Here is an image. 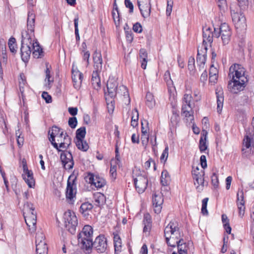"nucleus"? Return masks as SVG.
Masks as SVG:
<instances>
[{
    "mask_svg": "<svg viewBox=\"0 0 254 254\" xmlns=\"http://www.w3.org/2000/svg\"><path fill=\"white\" fill-rule=\"evenodd\" d=\"M220 32H221V39L224 45L228 44L230 40L231 31L229 25L223 23L220 26Z\"/></svg>",
    "mask_w": 254,
    "mask_h": 254,
    "instance_id": "a211bd4d",
    "label": "nucleus"
},
{
    "mask_svg": "<svg viewBox=\"0 0 254 254\" xmlns=\"http://www.w3.org/2000/svg\"><path fill=\"white\" fill-rule=\"evenodd\" d=\"M254 133H253L250 131V130H246V134L244 136V138L243 139V144L245 146L249 149L250 148H252L251 143L252 142V138Z\"/></svg>",
    "mask_w": 254,
    "mask_h": 254,
    "instance_id": "f704fd0d",
    "label": "nucleus"
},
{
    "mask_svg": "<svg viewBox=\"0 0 254 254\" xmlns=\"http://www.w3.org/2000/svg\"><path fill=\"white\" fill-rule=\"evenodd\" d=\"M86 134V128L82 127L77 129L76 131V139H83Z\"/></svg>",
    "mask_w": 254,
    "mask_h": 254,
    "instance_id": "49530a36",
    "label": "nucleus"
},
{
    "mask_svg": "<svg viewBox=\"0 0 254 254\" xmlns=\"http://www.w3.org/2000/svg\"><path fill=\"white\" fill-rule=\"evenodd\" d=\"M176 246L178 247L179 254H187V245L183 239H182V242L177 243Z\"/></svg>",
    "mask_w": 254,
    "mask_h": 254,
    "instance_id": "79ce46f5",
    "label": "nucleus"
},
{
    "mask_svg": "<svg viewBox=\"0 0 254 254\" xmlns=\"http://www.w3.org/2000/svg\"><path fill=\"white\" fill-rule=\"evenodd\" d=\"M75 144L78 149L82 151H86L89 148L87 143L83 139H76Z\"/></svg>",
    "mask_w": 254,
    "mask_h": 254,
    "instance_id": "a19ab883",
    "label": "nucleus"
},
{
    "mask_svg": "<svg viewBox=\"0 0 254 254\" xmlns=\"http://www.w3.org/2000/svg\"><path fill=\"white\" fill-rule=\"evenodd\" d=\"M76 177L70 176L67 182L66 198L69 203L73 204L75 199L76 193Z\"/></svg>",
    "mask_w": 254,
    "mask_h": 254,
    "instance_id": "6e6552de",
    "label": "nucleus"
},
{
    "mask_svg": "<svg viewBox=\"0 0 254 254\" xmlns=\"http://www.w3.org/2000/svg\"><path fill=\"white\" fill-rule=\"evenodd\" d=\"M143 223L144 224L143 232L149 234L152 227L151 218L149 214H144Z\"/></svg>",
    "mask_w": 254,
    "mask_h": 254,
    "instance_id": "c85d7f7f",
    "label": "nucleus"
},
{
    "mask_svg": "<svg viewBox=\"0 0 254 254\" xmlns=\"http://www.w3.org/2000/svg\"><path fill=\"white\" fill-rule=\"evenodd\" d=\"M45 237L42 232H38L35 237V243H41L45 242Z\"/></svg>",
    "mask_w": 254,
    "mask_h": 254,
    "instance_id": "09e8293b",
    "label": "nucleus"
},
{
    "mask_svg": "<svg viewBox=\"0 0 254 254\" xmlns=\"http://www.w3.org/2000/svg\"><path fill=\"white\" fill-rule=\"evenodd\" d=\"M141 140L143 146H144V147L146 148L149 140L148 134H141Z\"/></svg>",
    "mask_w": 254,
    "mask_h": 254,
    "instance_id": "13d9d810",
    "label": "nucleus"
},
{
    "mask_svg": "<svg viewBox=\"0 0 254 254\" xmlns=\"http://www.w3.org/2000/svg\"><path fill=\"white\" fill-rule=\"evenodd\" d=\"M133 178L135 189L139 193L143 192L147 188L148 180L145 175L140 174V172L133 173Z\"/></svg>",
    "mask_w": 254,
    "mask_h": 254,
    "instance_id": "9b49d317",
    "label": "nucleus"
},
{
    "mask_svg": "<svg viewBox=\"0 0 254 254\" xmlns=\"http://www.w3.org/2000/svg\"><path fill=\"white\" fill-rule=\"evenodd\" d=\"M249 79L247 77L240 80L234 78V76H233L232 79L228 82V88L232 93L237 94L244 89Z\"/></svg>",
    "mask_w": 254,
    "mask_h": 254,
    "instance_id": "9d476101",
    "label": "nucleus"
},
{
    "mask_svg": "<svg viewBox=\"0 0 254 254\" xmlns=\"http://www.w3.org/2000/svg\"><path fill=\"white\" fill-rule=\"evenodd\" d=\"M172 115L170 118V123L172 127H176L179 123L180 118L178 111L173 108L172 109Z\"/></svg>",
    "mask_w": 254,
    "mask_h": 254,
    "instance_id": "e433bc0d",
    "label": "nucleus"
},
{
    "mask_svg": "<svg viewBox=\"0 0 254 254\" xmlns=\"http://www.w3.org/2000/svg\"><path fill=\"white\" fill-rule=\"evenodd\" d=\"M133 30L136 33H141L142 31V26L139 22H136L133 26Z\"/></svg>",
    "mask_w": 254,
    "mask_h": 254,
    "instance_id": "e2e57ef3",
    "label": "nucleus"
},
{
    "mask_svg": "<svg viewBox=\"0 0 254 254\" xmlns=\"http://www.w3.org/2000/svg\"><path fill=\"white\" fill-rule=\"evenodd\" d=\"M107 240L103 235H100L92 242V248H94L98 253H103L107 248Z\"/></svg>",
    "mask_w": 254,
    "mask_h": 254,
    "instance_id": "ddd939ff",
    "label": "nucleus"
},
{
    "mask_svg": "<svg viewBox=\"0 0 254 254\" xmlns=\"http://www.w3.org/2000/svg\"><path fill=\"white\" fill-rule=\"evenodd\" d=\"M171 178L169 173L166 170H163L161 173V184L164 186H166L169 184Z\"/></svg>",
    "mask_w": 254,
    "mask_h": 254,
    "instance_id": "58836bf2",
    "label": "nucleus"
},
{
    "mask_svg": "<svg viewBox=\"0 0 254 254\" xmlns=\"http://www.w3.org/2000/svg\"><path fill=\"white\" fill-rule=\"evenodd\" d=\"M137 4L142 16L144 18H147L150 16L151 12V5L150 4H146L143 6V8L140 7V4L139 1H137Z\"/></svg>",
    "mask_w": 254,
    "mask_h": 254,
    "instance_id": "c9c22d12",
    "label": "nucleus"
},
{
    "mask_svg": "<svg viewBox=\"0 0 254 254\" xmlns=\"http://www.w3.org/2000/svg\"><path fill=\"white\" fill-rule=\"evenodd\" d=\"M100 71H93L92 78L91 84L94 89L98 90L100 88L101 82L99 77V72Z\"/></svg>",
    "mask_w": 254,
    "mask_h": 254,
    "instance_id": "cd10ccee",
    "label": "nucleus"
},
{
    "mask_svg": "<svg viewBox=\"0 0 254 254\" xmlns=\"http://www.w3.org/2000/svg\"><path fill=\"white\" fill-rule=\"evenodd\" d=\"M200 162L201 168L202 170L199 172V169L198 166H196L195 168L194 166H193L192 171V174L194 176L193 179H195L196 182H194V185H196V183L198 184V186L196 187V189L198 191L202 190L204 188L205 175L204 169L205 167H206V158L205 155H202L201 156Z\"/></svg>",
    "mask_w": 254,
    "mask_h": 254,
    "instance_id": "20e7f679",
    "label": "nucleus"
},
{
    "mask_svg": "<svg viewBox=\"0 0 254 254\" xmlns=\"http://www.w3.org/2000/svg\"><path fill=\"white\" fill-rule=\"evenodd\" d=\"M93 207V205L88 202L83 203L80 207V212L85 217L89 215V212L91 211Z\"/></svg>",
    "mask_w": 254,
    "mask_h": 254,
    "instance_id": "473e14b6",
    "label": "nucleus"
},
{
    "mask_svg": "<svg viewBox=\"0 0 254 254\" xmlns=\"http://www.w3.org/2000/svg\"><path fill=\"white\" fill-rule=\"evenodd\" d=\"M166 242L168 246L174 248L178 243L182 242L183 235L178 223L175 220L171 221L164 231Z\"/></svg>",
    "mask_w": 254,
    "mask_h": 254,
    "instance_id": "f257e3e1",
    "label": "nucleus"
},
{
    "mask_svg": "<svg viewBox=\"0 0 254 254\" xmlns=\"http://www.w3.org/2000/svg\"><path fill=\"white\" fill-rule=\"evenodd\" d=\"M49 134H50L49 140L52 145L58 152L61 151V149H59L58 144H60L63 140L64 135V131H62L61 128L55 126L49 131Z\"/></svg>",
    "mask_w": 254,
    "mask_h": 254,
    "instance_id": "423d86ee",
    "label": "nucleus"
},
{
    "mask_svg": "<svg viewBox=\"0 0 254 254\" xmlns=\"http://www.w3.org/2000/svg\"><path fill=\"white\" fill-rule=\"evenodd\" d=\"M148 123L146 120L141 121V134H148Z\"/></svg>",
    "mask_w": 254,
    "mask_h": 254,
    "instance_id": "864d4df0",
    "label": "nucleus"
},
{
    "mask_svg": "<svg viewBox=\"0 0 254 254\" xmlns=\"http://www.w3.org/2000/svg\"><path fill=\"white\" fill-rule=\"evenodd\" d=\"M138 112L136 109H134L132 111V117L131 121V126L133 127H135L138 125Z\"/></svg>",
    "mask_w": 254,
    "mask_h": 254,
    "instance_id": "37998d69",
    "label": "nucleus"
},
{
    "mask_svg": "<svg viewBox=\"0 0 254 254\" xmlns=\"http://www.w3.org/2000/svg\"><path fill=\"white\" fill-rule=\"evenodd\" d=\"M164 78L168 86L172 85L173 81L171 78L170 73L169 70L166 71L164 75Z\"/></svg>",
    "mask_w": 254,
    "mask_h": 254,
    "instance_id": "5fc2aeb1",
    "label": "nucleus"
},
{
    "mask_svg": "<svg viewBox=\"0 0 254 254\" xmlns=\"http://www.w3.org/2000/svg\"><path fill=\"white\" fill-rule=\"evenodd\" d=\"M27 30L32 33L34 32L35 21H27Z\"/></svg>",
    "mask_w": 254,
    "mask_h": 254,
    "instance_id": "680f3d73",
    "label": "nucleus"
},
{
    "mask_svg": "<svg viewBox=\"0 0 254 254\" xmlns=\"http://www.w3.org/2000/svg\"><path fill=\"white\" fill-rule=\"evenodd\" d=\"M237 206L240 216H243L245 213V206L244 200V192L243 189H239L237 194Z\"/></svg>",
    "mask_w": 254,
    "mask_h": 254,
    "instance_id": "aec40b11",
    "label": "nucleus"
},
{
    "mask_svg": "<svg viewBox=\"0 0 254 254\" xmlns=\"http://www.w3.org/2000/svg\"><path fill=\"white\" fill-rule=\"evenodd\" d=\"M23 216L29 231L31 233L35 232L36 228L37 213L33 204L28 202L24 204Z\"/></svg>",
    "mask_w": 254,
    "mask_h": 254,
    "instance_id": "f03ea898",
    "label": "nucleus"
},
{
    "mask_svg": "<svg viewBox=\"0 0 254 254\" xmlns=\"http://www.w3.org/2000/svg\"><path fill=\"white\" fill-rule=\"evenodd\" d=\"M114 249H115V254H117L118 253H120L122 250V241H117L114 242Z\"/></svg>",
    "mask_w": 254,
    "mask_h": 254,
    "instance_id": "4d7b16f0",
    "label": "nucleus"
},
{
    "mask_svg": "<svg viewBox=\"0 0 254 254\" xmlns=\"http://www.w3.org/2000/svg\"><path fill=\"white\" fill-rule=\"evenodd\" d=\"M37 254H48V247L46 242L36 244Z\"/></svg>",
    "mask_w": 254,
    "mask_h": 254,
    "instance_id": "4c0bfd02",
    "label": "nucleus"
},
{
    "mask_svg": "<svg viewBox=\"0 0 254 254\" xmlns=\"http://www.w3.org/2000/svg\"><path fill=\"white\" fill-rule=\"evenodd\" d=\"M220 10L224 11L227 7L226 0H215Z\"/></svg>",
    "mask_w": 254,
    "mask_h": 254,
    "instance_id": "3c124183",
    "label": "nucleus"
},
{
    "mask_svg": "<svg viewBox=\"0 0 254 254\" xmlns=\"http://www.w3.org/2000/svg\"><path fill=\"white\" fill-rule=\"evenodd\" d=\"M231 14L232 20L237 28L244 27L246 25V19L243 13L235 12L234 10H231Z\"/></svg>",
    "mask_w": 254,
    "mask_h": 254,
    "instance_id": "f3484780",
    "label": "nucleus"
},
{
    "mask_svg": "<svg viewBox=\"0 0 254 254\" xmlns=\"http://www.w3.org/2000/svg\"><path fill=\"white\" fill-rule=\"evenodd\" d=\"M211 184L214 189H217L219 188L218 175L216 172H213L211 176Z\"/></svg>",
    "mask_w": 254,
    "mask_h": 254,
    "instance_id": "c03bdc74",
    "label": "nucleus"
},
{
    "mask_svg": "<svg viewBox=\"0 0 254 254\" xmlns=\"http://www.w3.org/2000/svg\"><path fill=\"white\" fill-rule=\"evenodd\" d=\"M60 159L64 168L65 170H70L72 169L74 165V161L71 153L67 150L61 149Z\"/></svg>",
    "mask_w": 254,
    "mask_h": 254,
    "instance_id": "f8f14e48",
    "label": "nucleus"
},
{
    "mask_svg": "<svg viewBox=\"0 0 254 254\" xmlns=\"http://www.w3.org/2000/svg\"><path fill=\"white\" fill-rule=\"evenodd\" d=\"M209 75L218 76V70L216 67H214L213 64H212L209 68Z\"/></svg>",
    "mask_w": 254,
    "mask_h": 254,
    "instance_id": "0e129e2a",
    "label": "nucleus"
},
{
    "mask_svg": "<svg viewBox=\"0 0 254 254\" xmlns=\"http://www.w3.org/2000/svg\"><path fill=\"white\" fill-rule=\"evenodd\" d=\"M42 97L47 103H51L52 101L51 96L47 92L44 91L42 94Z\"/></svg>",
    "mask_w": 254,
    "mask_h": 254,
    "instance_id": "052dcab7",
    "label": "nucleus"
},
{
    "mask_svg": "<svg viewBox=\"0 0 254 254\" xmlns=\"http://www.w3.org/2000/svg\"><path fill=\"white\" fill-rule=\"evenodd\" d=\"M31 45L32 44L27 45L21 44L20 48V54L22 60L24 63H27L30 59L31 54Z\"/></svg>",
    "mask_w": 254,
    "mask_h": 254,
    "instance_id": "4be33fe9",
    "label": "nucleus"
},
{
    "mask_svg": "<svg viewBox=\"0 0 254 254\" xmlns=\"http://www.w3.org/2000/svg\"><path fill=\"white\" fill-rule=\"evenodd\" d=\"M127 40L131 43L133 39L132 33L131 31H127L125 32Z\"/></svg>",
    "mask_w": 254,
    "mask_h": 254,
    "instance_id": "774afa93",
    "label": "nucleus"
},
{
    "mask_svg": "<svg viewBox=\"0 0 254 254\" xmlns=\"http://www.w3.org/2000/svg\"><path fill=\"white\" fill-rule=\"evenodd\" d=\"M22 167L23 173L22 177L23 179L29 188H33L35 186V180L33 178V174L31 170H28L26 162L24 160L22 161Z\"/></svg>",
    "mask_w": 254,
    "mask_h": 254,
    "instance_id": "4468645a",
    "label": "nucleus"
},
{
    "mask_svg": "<svg viewBox=\"0 0 254 254\" xmlns=\"http://www.w3.org/2000/svg\"><path fill=\"white\" fill-rule=\"evenodd\" d=\"M146 105L150 109L153 108L155 105V100L153 94L148 92L146 95Z\"/></svg>",
    "mask_w": 254,
    "mask_h": 254,
    "instance_id": "ea45409f",
    "label": "nucleus"
},
{
    "mask_svg": "<svg viewBox=\"0 0 254 254\" xmlns=\"http://www.w3.org/2000/svg\"><path fill=\"white\" fill-rule=\"evenodd\" d=\"M64 225L66 229L71 233L74 234L77 225V219L74 213L68 210L64 215Z\"/></svg>",
    "mask_w": 254,
    "mask_h": 254,
    "instance_id": "1a4fd4ad",
    "label": "nucleus"
},
{
    "mask_svg": "<svg viewBox=\"0 0 254 254\" xmlns=\"http://www.w3.org/2000/svg\"><path fill=\"white\" fill-rule=\"evenodd\" d=\"M93 198L95 205L99 207L103 206L106 202V196L104 194L100 192L95 193Z\"/></svg>",
    "mask_w": 254,
    "mask_h": 254,
    "instance_id": "c756f323",
    "label": "nucleus"
},
{
    "mask_svg": "<svg viewBox=\"0 0 254 254\" xmlns=\"http://www.w3.org/2000/svg\"><path fill=\"white\" fill-rule=\"evenodd\" d=\"M168 147L167 146L165 148V149L163 150L162 155L160 157V159L161 161L164 160V161H166L168 156Z\"/></svg>",
    "mask_w": 254,
    "mask_h": 254,
    "instance_id": "69168bd1",
    "label": "nucleus"
},
{
    "mask_svg": "<svg viewBox=\"0 0 254 254\" xmlns=\"http://www.w3.org/2000/svg\"><path fill=\"white\" fill-rule=\"evenodd\" d=\"M93 229L90 225H85L83 228L82 231L78 234V236L87 237L92 239Z\"/></svg>",
    "mask_w": 254,
    "mask_h": 254,
    "instance_id": "7c9ffc66",
    "label": "nucleus"
},
{
    "mask_svg": "<svg viewBox=\"0 0 254 254\" xmlns=\"http://www.w3.org/2000/svg\"><path fill=\"white\" fill-rule=\"evenodd\" d=\"M216 97H217V112L220 114L221 112L223 106V101L224 98L222 96H220L218 92H216Z\"/></svg>",
    "mask_w": 254,
    "mask_h": 254,
    "instance_id": "a18cd8bd",
    "label": "nucleus"
},
{
    "mask_svg": "<svg viewBox=\"0 0 254 254\" xmlns=\"http://www.w3.org/2000/svg\"><path fill=\"white\" fill-rule=\"evenodd\" d=\"M191 99V95L185 94L183 98L182 107V116L185 118L186 122L189 124L191 123L194 120Z\"/></svg>",
    "mask_w": 254,
    "mask_h": 254,
    "instance_id": "39448f33",
    "label": "nucleus"
},
{
    "mask_svg": "<svg viewBox=\"0 0 254 254\" xmlns=\"http://www.w3.org/2000/svg\"><path fill=\"white\" fill-rule=\"evenodd\" d=\"M195 60L192 57H190L188 61V69L190 70V74H193L195 71Z\"/></svg>",
    "mask_w": 254,
    "mask_h": 254,
    "instance_id": "de8ad7c7",
    "label": "nucleus"
},
{
    "mask_svg": "<svg viewBox=\"0 0 254 254\" xmlns=\"http://www.w3.org/2000/svg\"><path fill=\"white\" fill-rule=\"evenodd\" d=\"M21 44L26 45L32 44L33 41L32 37H34V34L33 32L32 34L30 31L24 30L21 32Z\"/></svg>",
    "mask_w": 254,
    "mask_h": 254,
    "instance_id": "a878e982",
    "label": "nucleus"
},
{
    "mask_svg": "<svg viewBox=\"0 0 254 254\" xmlns=\"http://www.w3.org/2000/svg\"><path fill=\"white\" fill-rule=\"evenodd\" d=\"M118 86V83L117 80L113 77H110L107 83L108 95L111 98H114L117 93L122 94V92H123L124 98H127L129 103L130 98L127 88L124 85L120 86L119 88Z\"/></svg>",
    "mask_w": 254,
    "mask_h": 254,
    "instance_id": "7ed1b4c3",
    "label": "nucleus"
},
{
    "mask_svg": "<svg viewBox=\"0 0 254 254\" xmlns=\"http://www.w3.org/2000/svg\"><path fill=\"white\" fill-rule=\"evenodd\" d=\"M199 149L201 152L206 150V131L203 128L199 140Z\"/></svg>",
    "mask_w": 254,
    "mask_h": 254,
    "instance_id": "72a5a7b5",
    "label": "nucleus"
},
{
    "mask_svg": "<svg viewBox=\"0 0 254 254\" xmlns=\"http://www.w3.org/2000/svg\"><path fill=\"white\" fill-rule=\"evenodd\" d=\"M31 47L33 48V55L34 58H39L43 56V50L37 40H33Z\"/></svg>",
    "mask_w": 254,
    "mask_h": 254,
    "instance_id": "bb28decb",
    "label": "nucleus"
},
{
    "mask_svg": "<svg viewBox=\"0 0 254 254\" xmlns=\"http://www.w3.org/2000/svg\"><path fill=\"white\" fill-rule=\"evenodd\" d=\"M139 57L141 60L147 59V53L145 49H141L139 51Z\"/></svg>",
    "mask_w": 254,
    "mask_h": 254,
    "instance_id": "338daca9",
    "label": "nucleus"
},
{
    "mask_svg": "<svg viewBox=\"0 0 254 254\" xmlns=\"http://www.w3.org/2000/svg\"><path fill=\"white\" fill-rule=\"evenodd\" d=\"M94 71H100L102 68L103 60L100 52L96 50L93 54Z\"/></svg>",
    "mask_w": 254,
    "mask_h": 254,
    "instance_id": "5701e85b",
    "label": "nucleus"
},
{
    "mask_svg": "<svg viewBox=\"0 0 254 254\" xmlns=\"http://www.w3.org/2000/svg\"><path fill=\"white\" fill-rule=\"evenodd\" d=\"M85 179L87 183L90 184L91 186H94L97 189L102 188L106 184L104 179L98 176H94L91 173H88Z\"/></svg>",
    "mask_w": 254,
    "mask_h": 254,
    "instance_id": "2eb2a0df",
    "label": "nucleus"
},
{
    "mask_svg": "<svg viewBox=\"0 0 254 254\" xmlns=\"http://www.w3.org/2000/svg\"><path fill=\"white\" fill-rule=\"evenodd\" d=\"M208 31L209 33L207 36V42L210 43H212L213 37L218 38L220 35L221 36L220 27L216 28L213 25L212 28L209 27L207 28Z\"/></svg>",
    "mask_w": 254,
    "mask_h": 254,
    "instance_id": "393cba45",
    "label": "nucleus"
},
{
    "mask_svg": "<svg viewBox=\"0 0 254 254\" xmlns=\"http://www.w3.org/2000/svg\"><path fill=\"white\" fill-rule=\"evenodd\" d=\"M74 24L75 28V39L76 41H79L80 40V37L79 34V30L78 28V17H76L74 19Z\"/></svg>",
    "mask_w": 254,
    "mask_h": 254,
    "instance_id": "603ef678",
    "label": "nucleus"
},
{
    "mask_svg": "<svg viewBox=\"0 0 254 254\" xmlns=\"http://www.w3.org/2000/svg\"><path fill=\"white\" fill-rule=\"evenodd\" d=\"M78 244L84 251L89 252L92 250V239L77 236Z\"/></svg>",
    "mask_w": 254,
    "mask_h": 254,
    "instance_id": "6ab92c4d",
    "label": "nucleus"
},
{
    "mask_svg": "<svg viewBox=\"0 0 254 254\" xmlns=\"http://www.w3.org/2000/svg\"><path fill=\"white\" fill-rule=\"evenodd\" d=\"M83 78V74L78 70L76 67H74L73 65L72 68V80L75 89H79L80 88Z\"/></svg>",
    "mask_w": 254,
    "mask_h": 254,
    "instance_id": "dca6fc26",
    "label": "nucleus"
},
{
    "mask_svg": "<svg viewBox=\"0 0 254 254\" xmlns=\"http://www.w3.org/2000/svg\"><path fill=\"white\" fill-rule=\"evenodd\" d=\"M1 53L3 58H6V43L2 39H0V53Z\"/></svg>",
    "mask_w": 254,
    "mask_h": 254,
    "instance_id": "8fccbe9b",
    "label": "nucleus"
},
{
    "mask_svg": "<svg viewBox=\"0 0 254 254\" xmlns=\"http://www.w3.org/2000/svg\"><path fill=\"white\" fill-rule=\"evenodd\" d=\"M163 198L161 194H156L154 193L152 196V202L154 206V210L157 214H159L162 209V205L163 203Z\"/></svg>",
    "mask_w": 254,
    "mask_h": 254,
    "instance_id": "412c9836",
    "label": "nucleus"
},
{
    "mask_svg": "<svg viewBox=\"0 0 254 254\" xmlns=\"http://www.w3.org/2000/svg\"><path fill=\"white\" fill-rule=\"evenodd\" d=\"M204 27L202 28L203 31V42L201 48L197 49V54L196 57V63L199 70H200L204 68L206 60V43L205 42V33L204 32Z\"/></svg>",
    "mask_w": 254,
    "mask_h": 254,
    "instance_id": "0eeeda50",
    "label": "nucleus"
},
{
    "mask_svg": "<svg viewBox=\"0 0 254 254\" xmlns=\"http://www.w3.org/2000/svg\"><path fill=\"white\" fill-rule=\"evenodd\" d=\"M82 53H83L82 55L83 60L86 62V65L87 66L89 63V59L90 55V53L88 51L85 50H83Z\"/></svg>",
    "mask_w": 254,
    "mask_h": 254,
    "instance_id": "bf43d9fd",
    "label": "nucleus"
},
{
    "mask_svg": "<svg viewBox=\"0 0 254 254\" xmlns=\"http://www.w3.org/2000/svg\"><path fill=\"white\" fill-rule=\"evenodd\" d=\"M238 67L239 66V64H237ZM232 72L233 73L235 72V74L232 75L234 76V78L236 77V79L241 80L242 79H245V77L248 78V75H246V71H245V69L241 67H238L237 69H236V65H235V67L232 68V66L230 67L229 69V72Z\"/></svg>",
    "mask_w": 254,
    "mask_h": 254,
    "instance_id": "b1692460",
    "label": "nucleus"
},
{
    "mask_svg": "<svg viewBox=\"0 0 254 254\" xmlns=\"http://www.w3.org/2000/svg\"><path fill=\"white\" fill-rule=\"evenodd\" d=\"M71 144V137L67 134V133H65L64 138L62 142L59 145V149H67L70 146Z\"/></svg>",
    "mask_w": 254,
    "mask_h": 254,
    "instance_id": "2f4dec72",
    "label": "nucleus"
},
{
    "mask_svg": "<svg viewBox=\"0 0 254 254\" xmlns=\"http://www.w3.org/2000/svg\"><path fill=\"white\" fill-rule=\"evenodd\" d=\"M68 124L69 126L71 128H74L76 127L77 125V121L76 117H71L69 118Z\"/></svg>",
    "mask_w": 254,
    "mask_h": 254,
    "instance_id": "6e6d98bb",
    "label": "nucleus"
}]
</instances>
